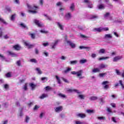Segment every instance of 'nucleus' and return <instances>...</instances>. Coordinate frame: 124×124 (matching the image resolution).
I'll return each mask as SVG.
<instances>
[{"label":"nucleus","instance_id":"1","mask_svg":"<svg viewBox=\"0 0 124 124\" xmlns=\"http://www.w3.org/2000/svg\"><path fill=\"white\" fill-rule=\"evenodd\" d=\"M69 93H77L78 94V98L79 99H85V95L82 94V92L79 91V90H77L76 89H69L67 90Z\"/></svg>","mask_w":124,"mask_h":124},{"label":"nucleus","instance_id":"2","mask_svg":"<svg viewBox=\"0 0 124 124\" xmlns=\"http://www.w3.org/2000/svg\"><path fill=\"white\" fill-rule=\"evenodd\" d=\"M27 7L29 10V13H31L32 14H35V13H37V12L35 10L38 9V7L36 6H34L33 7L31 6L30 4H27Z\"/></svg>","mask_w":124,"mask_h":124},{"label":"nucleus","instance_id":"3","mask_svg":"<svg viewBox=\"0 0 124 124\" xmlns=\"http://www.w3.org/2000/svg\"><path fill=\"white\" fill-rule=\"evenodd\" d=\"M108 29L107 27L106 28H102V27H100L99 28H95L94 29V31H98L100 32V31H108Z\"/></svg>","mask_w":124,"mask_h":124},{"label":"nucleus","instance_id":"4","mask_svg":"<svg viewBox=\"0 0 124 124\" xmlns=\"http://www.w3.org/2000/svg\"><path fill=\"white\" fill-rule=\"evenodd\" d=\"M82 73L83 70H80L78 72L72 71L71 72V74H73V75H77V77H79V76H81V75H82Z\"/></svg>","mask_w":124,"mask_h":124},{"label":"nucleus","instance_id":"5","mask_svg":"<svg viewBox=\"0 0 124 124\" xmlns=\"http://www.w3.org/2000/svg\"><path fill=\"white\" fill-rule=\"evenodd\" d=\"M33 22L35 25L39 27V28H42L44 27L43 24H42V23L37 19H34Z\"/></svg>","mask_w":124,"mask_h":124},{"label":"nucleus","instance_id":"6","mask_svg":"<svg viewBox=\"0 0 124 124\" xmlns=\"http://www.w3.org/2000/svg\"><path fill=\"white\" fill-rule=\"evenodd\" d=\"M107 84H109V82L108 81H105L102 82V85L104 86V88L105 90H108L109 89V85H107Z\"/></svg>","mask_w":124,"mask_h":124},{"label":"nucleus","instance_id":"7","mask_svg":"<svg viewBox=\"0 0 124 124\" xmlns=\"http://www.w3.org/2000/svg\"><path fill=\"white\" fill-rule=\"evenodd\" d=\"M67 44H68L71 47V48H74L76 47V45L70 41H66Z\"/></svg>","mask_w":124,"mask_h":124},{"label":"nucleus","instance_id":"8","mask_svg":"<svg viewBox=\"0 0 124 124\" xmlns=\"http://www.w3.org/2000/svg\"><path fill=\"white\" fill-rule=\"evenodd\" d=\"M123 59L122 56H115L113 60V62H118V61H120V60H122Z\"/></svg>","mask_w":124,"mask_h":124},{"label":"nucleus","instance_id":"9","mask_svg":"<svg viewBox=\"0 0 124 124\" xmlns=\"http://www.w3.org/2000/svg\"><path fill=\"white\" fill-rule=\"evenodd\" d=\"M84 2L87 3L89 8H93V4L91 3L89 0H84Z\"/></svg>","mask_w":124,"mask_h":124},{"label":"nucleus","instance_id":"10","mask_svg":"<svg viewBox=\"0 0 124 124\" xmlns=\"http://www.w3.org/2000/svg\"><path fill=\"white\" fill-rule=\"evenodd\" d=\"M60 42V40H57L55 41V42L51 45L52 49H55L56 48V46H57V44Z\"/></svg>","mask_w":124,"mask_h":124},{"label":"nucleus","instance_id":"11","mask_svg":"<svg viewBox=\"0 0 124 124\" xmlns=\"http://www.w3.org/2000/svg\"><path fill=\"white\" fill-rule=\"evenodd\" d=\"M97 8L99 9V10H102V9H104V8H105V6L103 4H99L97 5Z\"/></svg>","mask_w":124,"mask_h":124},{"label":"nucleus","instance_id":"12","mask_svg":"<svg viewBox=\"0 0 124 124\" xmlns=\"http://www.w3.org/2000/svg\"><path fill=\"white\" fill-rule=\"evenodd\" d=\"M112 36L111 34H105L104 37V39H110V38H112Z\"/></svg>","mask_w":124,"mask_h":124},{"label":"nucleus","instance_id":"13","mask_svg":"<svg viewBox=\"0 0 124 124\" xmlns=\"http://www.w3.org/2000/svg\"><path fill=\"white\" fill-rule=\"evenodd\" d=\"M55 111L56 112H59L62 111V107H57L55 108Z\"/></svg>","mask_w":124,"mask_h":124},{"label":"nucleus","instance_id":"14","mask_svg":"<svg viewBox=\"0 0 124 124\" xmlns=\"http://www.w3.org/2000/svg\"><path fill=\"white\" fill-rule=\"evenodd\" d=\"M104 17L105 19H109L111 20V18L110 17V13H106L104 15Z\"/></svg>","mask_w":124,"mask_h":124},{"label":"nucleus","instance_id":"15","mask_svg":"<svg viewBox=\"0 0 124 124\" xmlns=\"http://www.w3.org/2000/svg\"><path fill=\"white\" fill-rule=\"evenodd\" d=\"M24 44L27 46V47H28V48H32V47H34V45L30 44V43H28L27 42H25Z\"/></svg>","mask_w":124,"mask_h":124},{"label":"nucleus","instance_id":"16","mask_svg":"<svg viewBox=\"0 0 124 124\" xmlns=\"http://www.w3.org/2000/svg\"><path fill=\"white\" fill-rule=\"evenodd\" d=\"M77 117H79V118H81V119H84V118H86V114L84 113H78L77 114Z\"/></svg>","mask_w":124,"mask_h":124},{"label":"nucleus","instance_id":"17","mask_svg":"<svg viewBox=\"0 0 124 124\" xmlns=\"http://www.w3.org/2000/svg\"><path fill=\"white\" fill-rule=\"evenodd\" d=\"M57 25L58 28H59V29H60V30H61L62 31H63V25H62V23H61V22H57Z\"/></svg>","mask_w":124,"mask_h":124},{"label":"nucleus","instance_id":"18","mask_svg":"<svg viewBox=\"0 0 124 124\" xmlns=\"http://www.w3.org/2000/svg\"><path fill=\"white\" fill-rule=\"evenodd\" d=\"M8 53L10 56H11V57H18V54L13 53L11 51H8Z\"/></svg>","mask_w":124,"mask_h":124},{"label":"nucleus","instance_id":"19","mask_svg":"<svg viewBox=\"0 0 124 124\" xmlns=\"http://www.w3.org/2000/svg\"><path fill=\"white\" fill-rule=\"evenodd\" d=\"M107 66H108V65H107L106 64H104L103 63H102L99 65V69H102V68H105L107 67Z\"/></svg>","mask_w":124,"mask_h":124},{"label":"nucleus","instance_id":"20","mask_svg":"<svg viewBox=\"0 0 124 124\" xmlns=\"http://www.w3.org/2000/svg\"><path fill=\"white\" fill-rule=\"evenodd\" d=\"M65 18L66 20H69L71 18V14L70 13H67L65 15Z\"/></svg>","mask_w":124,"mask_h":124},{"label":"nucleus","instance_id":"21","mask_svg":"<svg viewBox=\"0 0 124 124\" xmlns=\"http://www.w3.org/2000/svg\"><path fill=\"white\" fill-rule=\"evenodd\" d=\"M13 48H14V49L15 50H16V51H18V50L21 49V46H19L18 45H16L15 46H13Z\"/></svg>","mask_w":124,"mask_h":124},{"label":"nucleus","instance_id":"22","mask_svg":"<svg viewBox=\"0 0 124 124\" xmlns=\"http://www.w3.org/2000/svg\"><path fill=\"white\" fill-rule=\"evenodd\" d=\"M100 71V69L99 68H94L92 70V72L93 73H96V72H99Z\"/></svg>","mask_w":124,"mask_h":124},{"label":"nucleus","instance_id":"23","mask_svg":"<svg viewBox=\"0 0 124 124\" xmlns=\"http://www.w3.org/2000/svg\"><path fill=\"white\" fill-rule=\"evenodd\" d=\"M47 96H48V95L47 94H43L41 96L39 97V98H40V99H43L46 97H47Z\"/></svg>","mask_w":124,"mask_h":124},{"label":"nucleus","instance_id":"24","mask_svg":"<svg viewBox=\"0 0 124 124\" xmlns=\"http://www.w3.org/2000/svg\"><path fill=\"white\" fill-rule=\"evenodd\" d=\"M98 18V16L96 15H92L90 16V19H92V20H94V19H97Z\"/></svg>","mask_w":124,"mask_h":124},{"label":"nucleus","instance_id":"25","mask_svg":"<svg viewBox=\"0 0 124 124\" xmlns=\"http://www.w3.org/2000/svg\"><path fill=\"white\" fill-rule=\"evenodd\" d=\"M30 62H32L33 63H37V60L34 59H31L30 60Z\"/></svg>","mask_w":124,"mask_h":124},{"label":"nucleus","instance_id":"26","mask_svg":"<svg viewBox=\"0 0 124 124\" xmlns=\"http://www.w3.org/2000/svg\"><path fill=\"white\" fill-rule=\"evenodd\" d=\"M97 119H98L100 121H105V120H106V118L103 116L98 117H97Z\"/></svg>","mask_w":124,"mask_h":124},{"label":"nucleus","instance_id":"27","mask_svg":"<svg viewBox=\"0 0 124 124\" xmlns=\"http://www.w3.org/2000/svg\"><path fill=\"white\" fill-rule=\"evenodd\" d=\"M98 53H99V54H105V50L104 48H102L99 50Z\"/></svg>","mask_w":124,"mask_h":124},{"label":"nucleus","instance_id":"28","mask_svg":"<svg viewBox=\"0 0 124 124\" xmlns=\"http://www.w3.org/2000/svg\"><path fill=\"white\" fill-rule=\"evenodd\" d=\"M20 26L23 28V29H25V30H28V27H27V26H26L25 24H24L23 23H21L20 24Z\"/></svg>","mask_w":124,"mask_h":124},{"label":"nucleus","instance_id":"29","mask_svg":"<svg viewBox=\"0 0 124 124\" xmlns=\"http://www.w3.org/2000/svg\"><path fill=\"white\" fill-rule=\"evenodd\" d=\"M108 59H109V57H101L98 59V61H102L103 60H108Z\"/></svg>","mask_w":124,"mask_h":124},{"label":"nucleus","instance_id":"30","mask_svg":"<svg viewBox=\"0 0 124 124\" xmlns=\"http://www.w3.org/2000/svg\"><path fill=\"white\" fill-rule=\"evenodd\" d=\"M79 49H88L90 50L91 49V47H87V46H79Z\"/></svg>","mask_w":124,"mask_h":124},{"label":"nucleus","instance_id":"31","mask_svg":"<svg viewBox=\"0 0 124 124\" xmlns=\"http://www.w3.org/2000/svg\"><path fill=\"white\" fill-rule=\"evenodd\" d=\"M36 71L38 73V74H42V72L41 71V70H40V68H36Z\"/></svg>","mask_w":124,"mask_h":124},{"label":"nucleus","instance_id":"32","mask_svg":"<svg viewBox=\"0 0 124 124\" xmlns=\"http://www.w3.org/2000/svg\"><path fill=\"white\" fill-rule=\"evenodd\" d=\"M55 78L58 84H61V79H60V78L58 76H56Z\"/></svg>","mask_w":124,"mask_h":124},{"label":"nucleus","instance_id":"33","mask_svg":"<svg viewBox=\"0 0 124 124\" xmlns=\"http://www.w3.org/2000/svg\"><path fill=\"white\" fill-rule=\"evenodd\" d=\"M86 112L88 114H93V113H94V111L93 110L87 109Z\"/></svg>","mask_w":124,"mask_h":124},{"label":"nucleus","instance_id":"34","mask_svg":"<svg viewBox=\"0 0 124 124\" xmlns=\"http://www.w3.org/2000/svg\"><path fill=\"white\" fill-rule=\"evenodd\" d=\"M107 111L108 112V113H116V110L112 111V110H111V108H107Z\"/></svg>","mask_w":124,"mask_h":124},{"label":"nucleus","instance_id":"35","mask_svg":"<svg viewBox=\"0 0 124 124\" xmlns=\"http://www.w3.org/2000/svg\"><path fill=\"white\" fill-rule=\"evenodd\" d=\"M97 99V97L95 96H92L90 98V100H96Z\"/></svg>","mask_w":124,"mask_h":124},{"label":"nucleus","instance_id":"36","mask_svg":"<svg viewBox=\"0 0 124 124\" xmlns=\"http://www.w3.org/2000/svg\"><path fill=\"white\" fill-rule=\"evenodd\" d=\"M0 23H3V24H4L5 25H6V22L0 16Z\"/></svg>","mask_w":124,"mask_h":124},{"label":"nucleus","instance_id":"37","mask_svg":"<svg viewBox=\"0 0 124 124\" xmlns=\"http://www.w3.org/2000/svg\"><path fill=\"white\" fill-rule=\"evenodd\" d=\"M77 62H78V61H77V60L70 62V64H76Z\"/></svg>","mask_w":124,"mask_h":124},{"label":"nucleus","instance_id":"38","mask_svg":"<svg viewBox=\"0 0 124 124\" xmlns=\"http://www.w3.org/2000/svg\"><path fill=\"white\" fill-rule=\"evenodd\" d=\"M45 17H46L47 20H49V21L52 20V17L51 16H47V15H44Z\"/></svg>","mask_w":124,"mask_h":124},{"label":"nucleus","instance_id":"39","mask_svg":"<svg viewBox=\"0 0 124 124\" xmlns=\"http://www.w3.org/2000/svg\"><path fill=\"white\" fill-rule=\"evenodd\" d=\"M30 86L31 88V90H33L35 88V85L33 84V83H30Z\"/></svg>","mask_w":124,"mask_h":124},{"label":"nucleus","instance_id":"40","mask_svg":"<svg viewBox=\"0 0 124 124\" xmlns=\"http://www.w3.org/2000/svg\"><path fill=\"white\" fill-rule=\"evenodd\" d=\"M29 35L31 36L32 39H34V38H35V35L33 33H30Z\"/></svg>","mask_w":124,"mask_h":124},{"label":"nucleus","instance_id":"41","mask_svg":"<svg viewBox=\"0 0 124 124\" xmlns=\"http://www.w3.org/2000/svg\"><path fill=\"white\" fill-rule=\"evenodd\" d=\"M70 70H71V68L68 67L66 70L64 71V73H68Z\"/></svg>","mask_w":124,"mask_h":124},{"label":"nucleus","instance_id":"42","mask_svg":"<svg viewBox=\"0 0 124 124\" xmlns=\"http://www.w3.org/2000/svg\"><path fill=\"white\" fill-rule=\"evenodd\" d=\"M58 95H59V96H60V97H62V98H64L66 97L65 95H64V94H62V93H59V94H58Z\"/></svg>","mask_w":124,"mask_h":124},{"label":"nucleus","instance_id":"43","mask_svg":"<svg viewBox=\"0 0 124 124\" xmlns=\"http://www.w3.org/2000/svg\"><path fill=\"white\" fill-rule=\"evenodd\" d=\"M57 6H62V2H58L56 3Z\"/></svg>","mask_w":124,"mask_h":124},{"label":"nucleus","instance_id":"44","mask_svg":"<svg viewBox=\"0 0 124 124\" xmlns=\"http://www.w3.org/2000/svg\"><path fill=\"white\" fill-rule=\"evenodd\" d=\"M15 16H16V14H14L11 17V21H14V20L15 19Z\"/></svg>","mask_w":124,"mask_h":124},{"label":"nucleus","instance_id":"45","mask_svg":"<svg viewBox=\"0 0 124 124\" xmlns=\"http://www.w3.org/2000/svg\"><path fill=\"white\" fill-rule=\"evenodd\" d=\"M80 63H85L87 62V60H81L79 61Z\"/></svg>","mask_w":124,"mask_h":124},{"label":"nucleus","instance_id":"46","mask_svg":"<svg viewBox=\"0 0 124 124\" xmlns=\"http://www.w3.org/2000/svg\"><path fill=\"white\" fill-rule=\"evenodd\" d=\"M5 76L7 78H10V77H11V74H10V73H8L5 75Z\"/></svg>","mask_w":124,"mask_h":124},{"label":"nucleus","instance_id":"47","mask_svg":"<svg viewBox=\"0 0 124 124\" xmlns=\"http://www.w3.org/2000/svg\"><path fill=\"white\" fill-rule=\"evenodd\" d=\"M29 121H30V117L26 116L25 118L26 123H29Z\"/></svg>","mask_w":124,"mask_h":124},{"label":"nucleus","instance_id":"48","mask_svg":"<svg viewBox=\"0 0 124 124\" xmlns=\"http://www.w3.org/2000/svg\"><path fill=\"white\" fill-rule=\"evenodd\" d=\"M70 9H71V10H72V11H73V10H74V3H72V4L71 5Z\"/></svg>","mask_w":124,"mask_h":124},{"label":"nucleus","instance_id":"49","mask_svg":"<svg viewBox=\"0 0 124 124\" xmlns=\"http://www.w3.org/2000/svg\"><path fill=\"white\" fill-rule=\"evenodd\" d=\"M119 83L120 84L121 86H122V89H124V84H123V81L119 80Z\"/></svg>","mask_w":124,"mask_h":124},{"label":"nucleus","instance_id":"50","mask_svg":"<svg viewBox=\"0 0 124 124\" xmlns=\"http://www.w3.org/2000/svg\"><path fill=\"white\" fill-rule=\"evenodd\" d=\"M116 73L117 74V75H122V73H121V72H120L119 70H116Z\"/></svg>","mask_w":124,"mask_h":124},{"label":"nucleus","instance_id":"51","mask_svg":"<svg viewBox=\"0 0 124 124\" xmlns=\"http://www.w3.org/2000/svg\"><path fill=\"white\" fill-rule=\"evenodd\" d=\"M6 10H7V11H8V12H11V8L9 7H6Z\"/></svg>","mask_w":124,"mask_h":124},{"label":"nucleus","instance_id":"52","mask_svg":"<svg viewBox=\"0 0 124 124\" xmlns=\"http://www.w3.org/2000/svg\"><path fill=\"white\" fill-rule=\"evenodd\" d=\"M113 34L116 36V37H120V35H119V34H118V33H117V32H113Z\"/></svg>","mask_w":124,"mask_h":124},{"label":"nucleus","instance_id":"53","mask_svg":"<svg viewBox=\"0 0 124 124\" xmlns=\"http://www.w3.org/2000/svg\"><path fill=\"white\" fill-rule=\"evenodd\" d=\"M80 36L81 37V38H83L84 39H87V38H88V37H87L83 34H80Z\"/></svg>","mask_w":124,"mask_h":124},{"label":"nucleus","instance_id":"54","mask_svg":"<svg viewBox=\"0 0 124 124\" xmlns=\"http://www.w3.org/2000/svg\"><path fill=\"white\" fill-rule=\"evenodd\" d=\"M62 80H63L64 81V82H65V83H69V81H68V80H67V79L63 78H62Z\"/></svg>","mask_w":124,"mask_h":124},{"label":"nucleus","instance_id":"55","mask_svg":"<svg viewBox=\"0 0 124 124\" xmlns=\"http://www.w3.org/2000/svg\"><path fill=\"white\" fill-rule=\"evenodd\" d=\"M92 58L94 59V58H96V54L94 53H93L91 55Z\"/></svg>","mask_w":124,"mask_h":124},{"label":"nucleus","instance_id":"56","mask_svg":"<svg viewBox=\"0 0 124 124\" xmlns=\"http://www.w3.org/2000/svg\"><path fill=\"white\" fill-rule=\"evenodd\" d=\"M3 32H2V30H1V28H0V37H1L2 36Z\"/></svg>","mask_w":124,"mask_h":124},{"label":"nucleus","instance_id":"57","mask_svg":"<svg viewBox=\"0 0 124 124\" xmlns=\"http://www.w3.org/2000/svg\"><path fill=\"white\" fill-rule=\"evenodd\" d=\"M43 46H44V47H46V46H48V45H49V43H43Z\"/></svg>","mask_w":124,"mask_h":124},{"label":"nucleus","instance_id":"58","mask_svg":"<svg viewBox=\"0 0 124 124\" xmlns=\"http://www.w3.org/2000/svg\"><path fill=\"white\" fill-rule=\"evenodd\" d=\"M110 105L112 106V107H113V108H115V107H116V104H115L114 103H111Z\"/></svg>","mask_w":124,"mask_h":124},{"label":"nucleus","instance_id":"59","mask_svg":"<svg viewBox=\"0 0 124 124\" xmlns=\"http://www.w3.org/2000/svg\"><path fill=\"white\" fill-rule=\"evenodd\" d=\"M4 39H8L9 38V35H5L3 36Z\"/></svg>","mask_w":124,"mask_h":124},{"label":"nucleus","instance_id":"60","mask_svg":"<svg viewBox=\"0 0 124 124\" xmlns=\"http://www.w3.org/2000/svg\"><path fill=\"white\" fill-rule=\"evenodd\" d=\"M76 124H83L84 122H80V121H76Z\"/></svg>","mask_w":124,"mask_h":124},{"label":"nucleus","instance_id":"61","mask_svg":"<svg viewBox=\"0 0 124 124\" xmlns=\"http://www.w3.org/2000/svg\"><path fill=\"white\" fill-rule=\"evenodd\" d=\"M106 73H101L99 74V76L100 77H103L104 75H106Z\"/></svg>","mask_w":124,"mask_h":124},{"label":"nucleus","instance_id":"62","mask_svg":"<svg viewBox=\"0 0 124 124\" xmlns=\"http://www.w3.org/2000/svg\"><path fill=\"white\" fill-rule=\"evenodd\" d=\"M41 80H42V81H45V80H46V81H47V80H48V78H41Z\"/></svg>","mask_w":124,"mask_h":124},{"label":"nucleus","instance_id":"63","mask_svg":"<svg viewBox=\"0 0 124 124\" xmlns=\"http://www.w3.org/2000/svg\"><path fill=\"white\" fill-rule=\"evenodd\" d=\"M16 64L17 65H18V66H20V65H21V61H18L16 62Z\"/></svg>","mask_w":124,"mask_h":124},{"label":"nucleus","instance_id":"64","mask_svg":"<svg viewBox=\"0 0 124 124\" xmlns=\"http://www.w3.org/2000/svg\"><path fill=\"white\" fill-rule=\"evenodd\" d=\"M60 59H61V60H63L64 61V60H66V57H65L62 56V57L60 58Z\"/></svg>","mask_w":124,"mask_h":124}]
</instances>
